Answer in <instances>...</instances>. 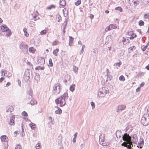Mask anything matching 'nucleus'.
I'll use <instances>...</instances> for the list:
<instances>
[{"label": "nucleus", "mask_w": 149, "mask_h": 149, "mask_svg": "<svg viewBox=\"0 0 149 149\" xmlns=\"http://www.w3.org/2000/svg\"><path fill=\"white\" fill-rule=\"evenodd\" d=\"M144 22H143V21L142 20H140L139 22V25L140 26H143L144 25Z\"/></svg>", "instance_id": "nucleus-33"}, {"label": "nucleus", "mask_w": 149, "mask_h": 149, "mask_svg": "<svg viewBox=\"0 0 149 149\" xmlns=\"http://www.w3.org/2000/svg\"><path fill=\"white\" fill-rule=\"evenodd\" d=\"M60 4L61 5L64 6L66 5V2L65 0H61L60 1Z\"/></svg>", "instance_id": "nucleus-23"}, {"label": "nucleus", "mask_w": 149, "mask_h": 149, "mask_svg": "<svg viewBox=\"0 0 149 149\" xmlns=\"http://www.w3.org/2000/svg\"><path fill=\"white\" fill-rule=\"evenodd\" d=\"M56 7L55 5H51L47 7V9L48 10H51L52 9L55 8Z\"/></svg>", "instance_id": "nucleus-27"}, {"label": "nucleus", "mask_w": 149, "mask_h": 149, "mask_svg": "<svg viewBox=\"0 0 149 149\" xmlns=\"http://www.w3.org/2000/svg\"><path fill=\"white\" fill-rule=\"evenodd\" d=\"M49 120H52V118L51 117H49Z\"/></svg>", "instance_id": "nucleus-64"}, {"label": "nucleus", "mask_w": 149, "mask_h": 149, "mask_svg": "<svg viewBox=\"0 0 149 149\" xmlns=\"http://www.w3.org/2000/svg\"><path fill=\"white\" fill-rule=\"evenodd\" d=\"M143 17L145 19L148 20L149 19V14H145L143 16Z\"/></svg>", "instance_id": "nucleus-29"}, {"label": "nucleus", "mask_w": 149, "mask_h": 149, "mask_svg": "<svg viewBox=\"0 0 149 149\" xmlns=\"http://www.w3.org/2000/svg\"><path fill=\"white\" fill-rule=\"evenodd\" d=\"M29 51L31 53H34L36 51V49L33 47H31L29 48Z\"/></svg>", "instance_id": "nucleus-15"}, {"label": "nucleus", "mask_w": 149, "mask_h": 149, "mask_svg": "<svg viewBox=\"0 0 149 149\" xmlns=\"http://www.w3.org/2000/svg\"><path fill=\"white\" fill-rule=\"evenodd\" d=\"M55 102L56 104H59L60 107L63 106L66 104L65 99L61 97H60L56 99Z\"/></svg>", "instance_id": "nucleus-2"}, {"label": "nucleus", "mask_w": 149, "mask_h": 149, "mask_svg": "<svg viewBox=\"0 0 149 149\" xmlns=\"http://www.w3.org/2000/svg\"><path fill=\"white\" fill-rule=\"evenodd\" d=\"M59 43V42L58 41L55 40L52 43V45L53 46H55L57 45Z\"/></svg>", "instance_id": "nucleus-36"}, {"label": "nucleus", "mask_w": 149, "mask_h": 149, "mask_svg": "<svg viewBox=\"0 0 149 149\" xmlns=\"http://www.w3.org/2000/svg\"><path fill=\"white\" fill-rule=\"evenodd\" d=\"M111 29V26H110V24L109 25V26H107L106 29H105V31H109Z\"/></svg>", "instance_id": "nucleus-41"}, {"label": "nucleus", "mask_w": 149, "mask_h": 149, "mask_svg": "<svg viewBox=\"0 0 149 149\" xmlns=\"http://www.w3.org/2000/svg\"><path fill=\"white\" fill-rule=\"evenodd\" d=\"M23 30L24 32L25 36L26 37H28L29 36V34L27 32V29L26 28H24L23 29Z\"/></svg>", "instance_id": "nucleus-26"}, {"label": "nucleus", "mask_w": 149, "mask_h": 149, "mask_svg": "<svg viewBox=\"0 0 149 149\" xmlns=\"http://www.w3.org/2000/svg\"><path fill=\"white\" fill-rule=\"evenodd\" d=\"M146 68L149 70V64L146 67Z\"/></svg>", "instance_id": "nucleus-56"}, {"label": "nucleus", "mask_w": 149, "mask_h": 149, "mask_svg": "<svg viewBox=\"0 0 149 149\" xmlns=\"http://www.w3.org/2000/svg\"><path fill=\"white\" fill-rule=\"evenodd\" d=\"M133 146L132 142H131V141L128 143L127 142V146L126 147L129 149H130Z\"/></svg>", "instance_id": "nucleus-22"}, {"label": "nucleus", "mask_w": 149, "mask_h": 149, "mask_svg": "<svg viewBox=\"0 0 149 149\" xmlns=\"http://www.w3.org/2000/svg\"><path fill=\"white\" fill-rule=\"evenodd\" d=\"M15 149H22V148L19 145H17L15 148Z\"/></svg>", "instance_id": "nucleus-42"}, {"label": "nucleus", "mask_w": 149, "mask_h": 149, "mask_svg": "<svg viewBox=\"0 0 149 149\" xmlns=\"http://www.w3.org/2000/svg\"><path fill=\"white\" fill-rule=\"evenodd\" d=\"M73 142H74V143H75V142L76 141V139H75V138H74L73 139Z\"/></svg>", "instance_id": "nucleus-59"}, {"label": "nucleus", "mask_w": 149, "mask_h": 149, "mask_svg": "<svg viewBox=\"0 0 149 149\" xmlns=\"http://www.w3.org/2000/svg\"><path fill=\"white\" fill-rule=\"evenodd\" d=\"M123 140L128 143L131 141V137L127 133L125 134L123 136Z\"/></svg>", "instance_id": "nucleus-4"}, {"label": "nucleus", "mask_w": 149, "mask_h": 149, "mask_svg": "<svg viewBox=\"0 0 149 149\" xmlns=\"http://www.w3.org/2000/svg\"><path fill=\"white\" fill-rule=\"evenodd\" d=\"M61 84L59 83H57L53 87V92L55 94H58L60 91Z\"/></svg>", "instance_id": "nucleus-3"}, {"label": "nucleus", "mask_w": 149, "mask_h": 149, "mask_svg": "<svg viewBox=\"0 0 149 149\" xmlns=\"http://www.w3.org/2000/svg\"><path fill=\"white\" fill-rule=\"evenodd\" d=\"M17 82H18L19 86H21V82L19 80H18L17 81Z\"/></svg>", "instance_id": "nucleus-54"}, {"label": "nucleus", "mask_w": 149, "mask_h": 149, "mask_svg": "<svg viewBox=\"0 0 149 149\" xmlns=\"http://www.w3.org/2000/svg\"><path fill=\"white\" fill-rule=\"evenodd\" d=\"M3 22V20L0 17V23H2Z\"/></svg>", "instance_id": "nucleus-61"}, {"label": "nucleus", "mask_w": 149, "mask_h": 149, "mask_svg": "<svg viewBox=\"0 0 149 149\" xmlns=\"http://www.w3.org/2000/svg\"><path fill=\"white\" fill-rule=\"evenodd\" d=\"M45 67L44 66L41 67L40 66H38L36 67L35 68L36 70H43L44 69Z\"/></svg>", "instance_id": "nucleus-25"}, {"label": "nucleus", "mask_w": 149, "mask_h": 149, "mask_svg": "<svg viewBox=\"0 0 149 149\" xmlns=\"http://www.w3.org/2000/svg\"><path fill=\"white\" fill-rule=\"evenodd\" d=\"M122 146H124L125 147H127V142H124L121 144Z\"/></svg>", "instance_id": "nucleus-45"}, {"label": "nucleus", "mask_w": 149, "mask_h": 149, "mask_svg": "<svg viewBox=\"0 0 149 149\" xmlns=\"http://www.w3.org/2000/svg\"><path fill=\"white\" fill-rule=\"evenodd\" d=\"M0 138L2 141H8V137L5 135L1 136Z\"/></svg>", "instance_id": "nucleus-10"}, {"label": "nucleus", "mask_w": 149, "mask_h": 149, "mask_svg": "<svg viewBox=\"0 0 149 149\" xmlns=\"http://www.w3.org/2000/svg\"><path fill=\"white\" fill-rule=\"evenodd\" d=\"M74 38L72 37L69 36V44L70 46L72 45V44L73 42Z\"/></svg>", "instance_id": "nucleus-12"}, {"label": "nucleus", "mask_w": 149, "mask_h": 149, "mask_svg": "<svg viewBox=\"0 0 149 149\" xmlns=\"http://www.w3.org/2000/svg\"><path fill=\"white\" fill-rule=\"evenodd\" d=\"M140 91V87H138L136 89V91L137 92L139 91Z\"/></svg>", "instance_id": "nucleus-53"}, {"label": "nucleus", "mask_w": 149, "mask_h": 149, "mask_svg": "<svg viewBox=\"0 0 149 149\" xmlns=\"http://www.w3.org/2000/svg\"><path fill=\"white\" fill-rule=\"evenodd\" d=\"M47 33V31L46 30H43L40 32V34L41 35L45 34Z\"/></svg>", "instance_id": "nucleus-34"}, {"label": "nucleus", "mask_w": 149, "mask_h": 149, "mask_svg": "<svg viewBox=\"0 0 149 149\" xmlns=\"http://www.w3.org/2000/svg\"><path fill=\"white\" fill-rule=\"evenodd\" d=\"M105 12L107 13H109V11L108 10H106L105 11Z\"/></svg>", "instance_id": "nucleus-62"}, {"label": "nucleus", "mask_w": 149, "mask_h": 149, "mask_svg": "<svg viewBox=\"0 0 149 149\" xmlns=\"http://www.w3.org/2000/svg\"><path fill=\"white\" fill-rule=\"evenodd\" d=\"M81 3V0H78L75 3V5L78 6Z\"/></svg>", "instance_id": "nucleus-37"}, {"label": "nucleus", "mask_w": 149, "mask_h": 149, "mask_svg": "<svg viewBox=\"0 0 149 149\" xmlns=\"http://www.w3.org/2000/svg\"><path fill=\"white\" fill-rule=\"evenodd\" d=\"M78 69L77 67L76 66H74L73 67V71L74 72H77L78 70Z\"/></svg>", "instance_id": "nucleus-44"}, {"label": "nucleus", "mask_w": 149, "mask_h": 149, "mask_svg": "<svg viewBox=\"0 0 149 149\" xmlns=\"http://www.w3.org/2000/svg\"><path fill=\"white\" fill-rule=\"evenodd\" d=\"M10 85V82H8L6 84V86H8Z\"/></svg>", "instance_id": "nucleus-57"}, {"label": "nucleus", "mask_w": 149, "mask_h": 149, "mask_svg": "<svg viewBox=\"0 0 149 149\" xmlns=\"http://www.w3.org/2000/svg\"><path fill=\"white\" fill-rule=\"evenodd\" d=\"M136 49V47L134 46L130 47L128 49V52L129 53H131L133 51L135 50Z\"/></svg>", "instance_id": "nucleus-11"}, {"label": "nucleus", "mask_w": 149, "mask_h": 149, "mask_svg": "<svg viewBox=\"0 0 149 149\" xmlns=\"http://www.w3.org/2000/svg\"><path fill=\"white\" fill-rule=\"evenodd\" d=\"M143 145V140L142 141H141L139 142L137 146L138 148H142Z\"/></svg>", "instance_id": "nucleus-13"}, {"label": "nucleus", "mask_w": 149, "mask_h": 149, "mask_svg": "<svg viewBox=\"0 0 149 149\" xmlns=\"http://www.w3.org/2000/svg\"><path fill=\"white\" fill-rule=\"evenodd\" d=\"M59 50L58 49H56L55 50H54L53 52V54L56 56H57V53L59 52Z\"/></svg>", "instance_id": "nucleus-24"}, {"label": "nucleus", "mask_w": 149, "mask_h": 149, "mask_svg": "<svg viewBox=\"0 0 149 149\" xmlns=\"http://www.w3.org/2000/svg\"><path fill=\"white\" fill-rule=\"evenodd\" d=\"M132 33H133V32H132V31H130L128 32H127V34L128 36H131V34H132Z\"/></svg>", "instance_id": "nucleus-51"}, {"label": "nucleus", "mask_w": 149, "mask_h": 149, "mask_svg": "<svg viewBox=\"0 0 149 149\" xmlns=\"http://www.w3.org/2000/svg\"><path fill=\"white\" fill-rule=\"evenodd\" d=\"M141 123L144 125L146 126L148 125V123H147L146 120V118H145L144 114L141 118Z\"/></svg>", "instance_id": "nucleus-6"}, {"label": "nucleus", "mask_w": 149, "mask_h": 149, "mask_svg": "<svg viewBox=\"0 0 149 149\" xmlns=\"http://www.w3.org/2000/svg\"><path fill=\"white\" fill-rule=\"evenodd\" d=\"M22 115L24 116H28V114L27 112L25 111H24L22 113Z\"/></svg>", "instance_id": "nucleus-40"}, {"label": "nucleus", "mask_w": 149, "mask_h": 149, "mask_svg": "<svg viewBox=\"0 0 149 149\" xmlns=\"http://www.w3.org/2000/svg\"><path fill=\"white\" fill-rule=\"evenodd\" d=\"M14 110V108L12 106H9L8 107V109L7 110V112H11L12 111H13Z\"/></svg>", "instance_id": "nucleus-17"}, {"label": "nucleus", "mask_w": 149, "mask_h": 149, "mask_svg": "<svg viewBox=\"0 0 149 149\" xmlns=\"http://www.w3.org/2000/svg\"><path fill=\"white\" fill-rule=\"evenodd\" d=\"M67 21H65L62 24L61 26V28L63 29V34H64L65 31V29L66 28V26L67 25Z\"/></svg>", "instance_id": "nucleus-9"}, {"label": "nucleus", "mask_w": 149, "mask_h": 149, "mask_svg": "<svg viewBox=\"0 0 149 149\" xmlns=\"http://www.w3.org/2000/svg\"><path fill=\"white\" fill-rule=\"evenodd\" d=\"M127 40H128L126 38H125L124 37H123L122 40V42L123 45H124L126 44V42Z\"/></svg>", "instance_id": "nucleus-35"}, {"label": "nucleus", "mask_w": 149, "mask_h": 149, "mask_svg": "<svg viewBox=\"0 0 149 149\" xmlns=\"http://www.w3.org/2000/svg\"><path fill=\"white\" fill-rule=\"evenodd\" d=\"M53 65V63H52V60L51 59H50L49 60V63L48 66L50 67H52Z\"/></svg>", "instance_id": "nucleus-30"}, {"label": "nucleus", "mask_w": 149, "mask_h": 149, "mask_svg": "<svg viewBox=\"0 0 149 149\" xmlns=\"http://www.w3.org/2000/svg\"><path fill=\"white\" fill-rule=\"evenodd\" d=\"M148 46L146 45L144 47L142 48V50L143 51H145L146 49L148 47Z\"/></svg>", "instance_id": "nucleus-49"}, {"label": "nucleus", "mask_w": 149, "mask_h": 149, "mask_svg": "<svg viewBox=\"0 0 149 149\" xmlns=\"http://www.w3.org/2000/svg\"><path fill=\"white\" fill-rule=\"evenodd\" d=\"M77 133L76 132V133H75L74 135V138H76V137L77 136Z\"/></svg>", "instance_id": "nucleus-58"}, {"label": "nucleus", "mask_w": 149, "mask_h": 149, "mask_svg": "<svg viewBox=\"0 0 149 149\" xmlns=\"http://www.w3.org/2000/svg\"><path fill=\"white\" fill-rule=\"evenodd\" d=\"M115 10H118L120 12H122L123 11L122 8L120 7H116L115 8Z\"/></svg>", "instance_id": "nucleus-38"}, {"label": "nucleus", "mask_w": 149, "mask_h": 149, "mask_svg": "<svg viewBox=\"0 0 149 149\" xmlns=\"http://www.w3.org/2000/svg\"><path fill=\"white\" fill-rule=\"evenodd\" d=\"M1 30L2 32H6V35L8 36H10L11 34L10 30L5 25H3L0 26Z\"/></svg>", "instance_id": "nucleus-1"}, {"label": "nucleus", "mask_w": 149, "mask_h": 149, "mask_svg": "<svg viewBox=\"0 0 149 149\" xmlns=\"http://www.w3.org/2000/svg\"><path fill=\"white\" fill-rule=\"evenodd\" d=\"M136 36L137 35L136 33H133L129 38L130 40L133 39L135 38L136 37Z\"/></svg>", "instance_id": "nucleus-20"}, {"label": "nucleus", "mask_w": 149, "mask_h": 149, "mask_svg": "<svg viewBox=\"0 0 149 149\" xmlns=\"http://www.w3.org/2000/svg\"><path fill=\"white\" fill-rule=\"evenodd\" d=\"M119 79L120 81H124L125 80V78L123 75H121L119 77Z\"/></svg>", "instance_id": "nucleus-32"}, {"label": "nucleus", "mask_w": 149, "mask_h": 149, "mask_svg": "<svg viewBox=\"0 0 149 149\" xmlns=\"http://www.w3.org/2000/svg\"><path fill=\"white\" fill-rule=\"evenodd\" d=\"M5 79V78L3 77H2L0 79V83L2 82L3 80Z\"/></svg>", "instance_id": "nucleus-52"}, {"label": "nucleus", "mask_w": 149, "mask_h": 149, "mask_svg": "<svg viewBox=\"0 0 149 149\" xmlns=\"http://www.w3.org/2000/svg\"><path fill=\"white\" fill-rule=\"evenodd\" d=\"M20 49L23 50L25 49L27 50L28 48V46L24 43H22L20 45Z\"/></svg>", "instance_id": "nucleus-8"}, {"label": "nucleus", "mask_w": 149, "mask_h": 149, "mask_svg": "<svg viewBox=\"0 0 149 149\" xmlns=\"http://www.w3.org/2000/svg\"><path fill=\"white\" fill-rule=\"evenodd\" d=\"M30 103L32 105H33L35 104H36V101H35L34 102L33 101V100H31V101Z\"/></svg>", "instance_id": "nucleus-48"}, {"label": "nucleus", "mask_w": 149, "mask_h": 149, "mask_svg": "<svg viewBox=\"0 0 149 149\" xmlns=\"http://www.w3.org/2000/svg\"><path fill=\"white\" fill-rule=\"evenodd\" d=\"M93 17H94V15L93 14H91L90 15V17L91 18L93 19Z\"/></svg>", "instance_id": "nucleus-55"}, {"label": "nucleus", "mask_w": 149, "mask_h": 149, "mask_svg": "<svg viewBox=\"0 0 149 149\" xmlns=\"http://www.w3.org/2000/svg\"><path fill=\"white\" fill-rule=\"evenodd\" d=\"M35 148L36 149H40L42 148L41 144L40 143H38L36 145Z\"/></svg>", "instance_id": "nucleus-21"}, {"label": "nucleus", "mask_w": 149, "mask_h": 149, "mask_svg": "<svg viewBox=\"0 0 149 149\" xmlns=\"http://www.w3.org/2000/svg\"><path fill=\"white\" fill-rule=\"evenodd\" d=\"M126 107L124 105H120L118 106L117 110V112H118L120 111H122L124 110L126 108Z\"/></svg>", "instance_id": "nucleus-7"}, {"label": "nucleus", "mask_w": 149, "mask_h": 149, "mask_svg": "<svg viewBox=\"0 0 149 149\" xmlns=\"http://www.w3.org/2000/svg\"><path fill=\"white\" fill-rule=\"evenodd\" d=\"M144 85H145L144 83L142 82L140 84L139 87L141 88V87L143 86Z\"/></svg>", "instance_id": "nucleus-50"}, {"label": "nucleus", "mask_w": 149, "mask_h": 149, "mask_svg": "<svg viewBox=\"0 0 149 149\" xmlns=\"http://www.w3.org/2000/svg\"><path fill=\"white\" fill-rule=\"evenodd\" d=\"M144 115L145 118H146L147 123H148V125L149 124V114L148 113H145Z\"/></svg>", "instance_id": "nucleus-16"}, {"label": "nucleus", "mask_w": 149, "mask_h": 149, "mask_svg": "<svg viewBox=\"0 0 149 149\" xmlns=\"http://www.w3.org/2000/svg\"><path fill=\"white\" fill-rule=\"evenodd\" d=\"M91 104L92 107L93 109L95 107V104L93 102H91Z\"/></svg>", "instance_id": "nucleus-46"}, {"label": "nucleus", "mask_w": 149, "mask_h": 149, "mask_svg": "<svg viewBox=\"0 0 149 149\" xmlns=\"http://www.w3.org/2000/svg\"><path fill=\"white\" fill-rule=\"evenodd\" d=\"M38 62L39 64L41 65H44L45 63V59L43 57H40L38 60Z\"/></svg>", "instance_id": "nucleus-5"}, {"label": "nucleus", "mask_w": 149, "mask_h": 149, "mask_svg": "<svg viewBox=\"0 0 149 149\" xmlns=\"http://www.w3.org/2000/svg\"><path fill=\"white\" fill-rule=\"evenodd\" d=\"M61 97H62L63 98L65 99V100L68 97V94L67 93H65L63 95H62Z\"/></svg>", "instance_id": "nucleus-31"}, {"label": "nucleus", "mask_w": 149, "mask_h": 149, "mask_svg": "<svg viewBox=\"0 0 149 149\" xmlns=\"http://www.w3.org/2000/svg\"><path fill=\"white\" fill-rule=\"evenodd\" d=\"M29 74L28 75L26 74H25L24 75V78L25 81H27L30 78Z\"/></svg>", "instance_id": "nucleus-18"}, {"label": "nucleus", "mask_w": 149, "mask_h": 149, "mask_svg": "<svg viewBox=\"0 0 149 149\" xmlns=\"http://www.w3.org/2000/svg\"><path fill=\"white\" fill-rule=\"evenodd\" d=\"M58 109L57 110H56L55 111V113L56 114H61L62 113V110L61 109L58 107H56Z\"/></svg>", "instance_id": "nucleus-14"}, {"label": "nucleus", "mask_w": 149, "mask_h": 149, "mask_svg": "<svg viewBox=\"0 0 149 149\" xmlns=\"http://www.w3.org/2000/svg\"><path fill=\"white\" fill-rule=\"evenodd\" d=\"M75 85L74 84H72L70 87V90L72 92L75 89Z\"/></svg>", "instance_id": "nucleus-28"}, {"label": "nucleus", "mask_w": 149, "mask_h": 149, "mask_svg": "<svg viewBox=\"0 0 149 149\" xmlns=\"http://www.w3.org/2000/svg\"><path fill=\"white\" fill-rule=\"evenodd\" d=\"M121 64V63L120 61L119 62V63H115V65L116 66H118V67H120V65Z\"/></svg>", "instance_id": "nucleus-47"}, {"label": "nucleus", "mask_w": 149, "mask_h": 149, "mask_svg": "<svg viewBox=\"0 0 149 149\" xmlns=\"http://www.w3.org/2000/svg\"><path fill=\"white\" fill-rule=\"evenodd\" d=\"M29 125L33 130H34L35 128L36 127V125L33 123H31L29 124Z\"/></svg>", "instance_id": "nucleus-19"}, {"label": "nucleus", "mask_w": 149, "mask_h": 149, "mask_svg": "<svg viewBox=\"0 0 149 149\" xmlns=\"http://www.w3.org/2000/svg\"><path fill=\"white\" fill-rule=\"evenodd\" d=\"M134 5H135V4H136V5H137V4H138V3L139 2L138 1H137V2L134 1Z\"/></svg>", "instance_id": "nucleus-60"}, {"label": "nucleus", "mask_w": 149, "mask_h": 149, "mask_svg": "<svg viewBox=\"0 0 149 149\" xmlns=\"http://www.w3.org/2000/svg\"><path fill=\"white\" fill-rule=\"evenodd\" d=\"M110 26L111 29H116L117 28V26L116 25L111 24Z\"/></svg>", "instance_id": "nucleus-39"}, {"label": "nucleus", "mask_w": 149, "mask_h": 149, "mask_svg": "<svg viewBox=\"0 0 149 149\" xmlns=\"http://www.w3.org/2000/svg\"><path fill=\"white\" fill-rule=\"evenodd\" d=\"M148 46L149 45V40L148 42V43L146 44V45Z\"/></svg>", "instance_id": "nucleus-63"}, {"label": "nucleus", "mask_w": 149, "mask_h": 149, "mask_svg": "<svg viewBox=\"0 0 149 149\" xmlns=\"http://www.w3.org/2000/svg\"><path fill=\"white\" fill-rule=\"evenodd\" d=\"M10 124L11 125H13L14 123V120L12 119H11L10 120V121L9 122Z\"/></svg>", "instance_id": "nucleus-43"}]
</instances>
